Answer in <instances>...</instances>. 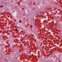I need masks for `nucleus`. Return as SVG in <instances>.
Wrapping results in <instances>:
<instances>
[{
	"instance_id": "1",
	"label": "nucleus",
	"mask_w": 62,
	"mask_h": 62,
	"mask_svg": "<svg viewBox=\"0 0 62 62\" xmlns=\"http://www.w3.org/2000/svg\"><path fill=\"white\" fill-rule=\"evenodd\" d=\"M3 7H4V6H0V8H3Z\"/></svg>"
},
{
	"instance_id": "2",
	"label": "nucleus",
	"mask_w": 62,
	"mask_h": 62,
	"mask_svg": "<svg viewBox=\"0 0 62 62\" xmlns=\"http://www.w3.org/2000/svg\"><path fill=\"white\" fill-rule=\"evenodd\" d=\"M19 23H21V22H22V21H19Z\"/></svg>"
},
{
	"instance_id": "3",
	"label": "nucleus",
	"mask_w": 62,
	"mask_h": 62,
	"mask_svg": "<svg viewBox=\"0 0 62 62\" xmlns=\"http://www.w3.org/2000/svg\"><path fill=\"white\" fill-rule=\"evenodd\" d=\"M17 29H16V30H17Z\"/></svg>"
},
{
	"instance_id": "4",
	"label": "nucleus",
	"mask_w": 62,
	"mask_h": 62,
	"mask_svg": "<svg viewBox=\"0 0 62 62\" xmlns=\"http://www.w3.org/2000/svg\"><path fill=\"white\" fill-rule=\"evenodd\" d=\"M55 26H57V25H56Z\"/></svg>"
}]
</instances>
